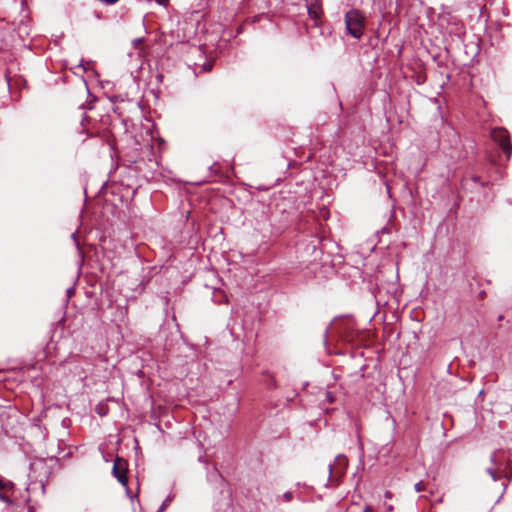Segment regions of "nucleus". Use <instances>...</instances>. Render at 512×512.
<instances>
[{
    "label": "nucleus",
    "mask_w": 512,
    "mask_h": 512,
    "mask_svg": "<svg viewBox=\"0 0 512 512\" xmlns=\"http://www.w3.org/2000/svg\"><path fill=\"white\" fill-rule=\"evenodd\" d=\"M491 466L486 468V472L494 481H501L505 488L509 477V460L505 451L496 450L490 457Z\"/></svg>",
    "instance_id": "nucleus-1"
},
{
    "label": "nucleus",
    "mask_w": 512,
    "mask_h": 512,
    "mask_svg": "<svg viewBox=\"0 0 512 512\" xmlns=\"http://www.w3.org/2000/svg\"><path fill=\"white\" fill-rule=\"evenodd\" d=\"M346 33L359 40L364 35L366 17L358 9H350L344 17Z\"/></svg>",
    "instance_id": "nucleus-2"
},
{
    "label": "nucleus",
    "mask_w": 512,
    "mask_h": 512,
    "mask_svg": "<svg viewBox=\"0 0 512 512\" xmlns=\"http://www.w3.org/2000/svg\"><path fill=\"white\" fill-rule=\"evenodd\" d=\"M492 138L499 144L503 152L506 154L507 159H509L512 146L507 131L504 129H495L492 131Z\"/></svg>",
    "instance_id": "nucleus-3"
},
{
    "label": "nucleus",
    "mask_w": 512,
    "mask_h": 512,
    "mask_svg": "<svg viewBox=\"0 0 512 512\" xmlns=\"http://www.w3.org/2000/svg\"><path fill=\"white\" fill-rule=\"evenodd\" d=\"M127 469H128V464H127L126 460H124L123 458H120V457H117L114 460V465H113V469H112L113 475L123 486H126L127 482H128L127 475H126Z\"/></svg>",
    "instance_id": "nucleus-4"
},
{
    "label": "nucleus",
    "mask_w": 512,
    "mask_h": 512,
    "mask_svg": "<svg viewBox=\"0 0 512 512\" xmlns=\"http://www.w3.org/2000/svg\"><path fill=\"white\" fill-rule=\"evenodd\" d=\"M307 13L316 26L321 23L323 9L320 0H305Z\"/></svg>",
    "instance_id": "nucleus-5"
},
{
    "label": "nucleus",
    "mask_w": 512,
    "mask_h": 512,
    "mask_svg": "<svg viewBox=\"0 0 512 512\" xmlns=\"http://www.w3.org/2000/svg\"><path fill=\"white\" fill-rule=\"evenodd\" d=\"M416 492H422L425 490V485L423 481H419L414 486Z\"/></svg>",
    "instance_id": "nucleus-6"
},
{
    "label": "nucleus",
    "mask_w": 512,
    "mask_h": 512,
    "mask_svg": "<svg viewBox=\"0 0 512 512\" xmlns=\"http://www.w3.org/2000/svg\"><path fill=\"white\" fill-rule=\"evenodd\" d=\"M0 500L5 502V503H9L10 502V499L7 495H5L4 493H1L0 492Z\"/></svg>",
    "instance_id": "nucleus-7"
},
{
    "label": "nucleus",
    "mask_w": 512,
    "mask_h": 512,
    "mask_svg": "<svg viewBox=\"0 0 512 512\" xmlns=\"http://www.w3.org/2000/svg\"><path fill=\"white\" fill-rule=\"evenodd\" d=\"M100 1L106 5H112V4H115L116 2H118L119 0H100Z\"/></svg>",
    "instance_id": "nucleus-8"
},
{
    "label": "nucleus",
    "mask_w": 512,
    "mask_h": 512,
    "mask_svg": "<svg viewBox=\"0 0 512 512\" xmlns=\"http://www.w3.org/2000/svg\"><path fill=\"white\" fill-rule=\"evenodd\" d=\"M284 498H285L286 501L292 500V493L291 492H286L284 494Z\"/></svg>",
    "instance_id": "nucleus-9"
},
{
    "label": "nucleus",
    "mask_w": 512,
    "mask_h": 512,
    "mask_svg": "<svg viewBox=\"0 0 512 512\" xmlns=\"http://www.w3.org/2000/svg\"><path fill=\"white\" fill-rule=\"evenodd\" d=\"M6 487V484L3 483L1 480H0V490L4 489Z\"/></svg>",
    "instance_id": "nucleus-10"
},
{
    "label": "nucleus",
    "mask_w": 512,
    "mask_h": 512,
    "mask_svg": "<svg viewBox=\"0 0 512 512\" xmlns=\"http://www.w3.org/2000/svg\"><path fill=\"white\" fill-rule=\"evenodd\" d=\"M140 42H141V39H136V40H134V43H135V44H139Z\"/></svg>",
    "instance_id": "nucleus-11"
},
{
    "label": "nucleus",
    "mask_w": 512,
    "mask_h": 512,
    "mask_svg": "<svg viewBox=\"0 0 512 512\" xmlns=\"http://www.w3.org/2000/svg\"><path fill=\"white\" fill-rule=\"evenodd\" d=\"M332 473V465H329V474Z\"/></svg>",
    "instance_id": "nucleus-12"
},
{
    "label": "nucleus",
    "mask_w": 512,
    "mask_h": 512,
    "mask_svg": "<svg viewBox=\"0 0 512 512\" xmlns=\"http://www.w3.org/2000/svg\"><path fill=\"white\" fill-rule=\"evenodd\" d=\"M363 512H370V507H366V509Z\"/></svg>",
    "instance_id": "nucleus-13"
},
{
    "label": "nucleus",
    "mask_w": 512,
    "mask_h": 512,
    "mask_svg": "<svg viewBox=\"0 0 512 512\" xmlns=\"http://www.w3.org/2000/svg\"><path fill=\"white\" fill-rule=\"evenodd\" d=\"M502 319H503V315H500V316L498 317V320H499V321H501Z\"/></svg>",
    "instance_id": "nucleus-14"
}]
</instances>
